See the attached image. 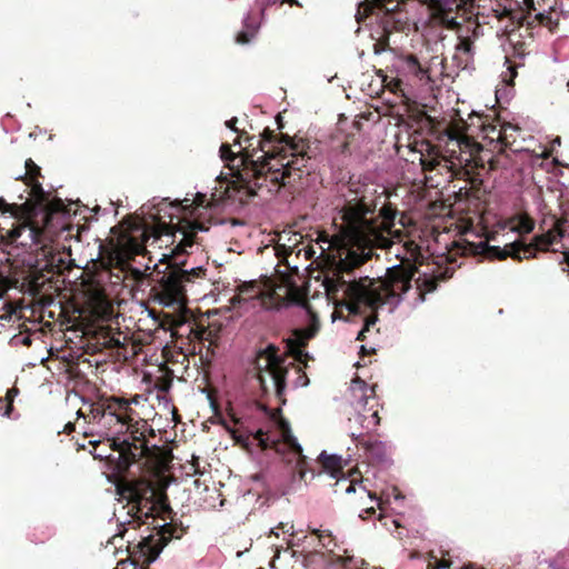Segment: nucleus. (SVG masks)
Here are the masks:
<instances>
[{
	"label": "nucleus",
	"mask_w": 569,
	"mask_h": 569,
	"mask_svg": "<svg viewBox=\"0 0 569 569\" xmlns=\"http://www.w3.org/2000/svg\"><path fill=\"white\" fill-rule=\"evenodd\" d=\"M206 270L202 267H170L157 272L151 279V295L164 307L182 306L186 302L188 283L194 279H203Z\"/></svg>",
	"instance_id": "20e7f679"
},
{
	"label": "nucleus",
	"mask_w": 569,
	"mask_h": 569,
	"mask_svg": "<svg viewBox=\"0 0 569 569\" xmlns=\"http://www.w3.org/2000/svg\"><path fill=\"white\" fill-rule=\"evenodd\" d=\"M567 88H568V91H569V81L567 82Z\"/></svg>",
	"instance_id": "864d4df0"
},
{
	"label": "nucleus",
	"mask_w": 569,
	"mask_h": 569,
	"mask_svg": "<svg viewBox=\"0 0 569 569\" xmlns=\"http://www.w3.org/2000/svg\"><path fill=\"white\" fill-rule=\"evenodd\" d=\"M289 3L291 6L296 4V6H299V2L298 0H263L261 3H258L259 4V12L258 14L263 17L264 16V10H266V7L268 6H273V4H282V3Z\"/></svg>",
	"instance_id": "bb28decb"
},
{
	"label": "nucleus",
	"mask_w": 569,
	"mask_h": 569,
	"mask_svg": "<svg viewBox=\"0 0 569 569\" xmlns=\"http://www.w3.org/2000/svg\"><path fill=\"white\" fill-rule=\"evenodd\" d=\"M392 68L397 81L410 88H420L429 83L430 77L418 59L412 54H401L393 59Z\"/></svg>",
	"instance_id": "9d476101"
},
{
	"label": "nucleus",
	"mask_w": 569,
	"mask_h": 569,
	"mask_svg": "<svg viewBox=\"0 0 569 569\" xmlns=\"http://www.w3.org/2000/svg\"><path fill=\"white\" fill-rule=\"evenodd\" d=\"M277 351L273 345H269L257 352L254 362L257 380L262 392L267 395L272 390L281 399L286 389L287 369L283 358Z\"/></svg>",
	"instance_id": "39448f33"
},
{
	"label": "nucleus",
	"mask_w": 569,
	"mask_h": 569,
	"mask_svg": "<svg viewBox=\"0 0 569 569\" xmlns=\"http://www.w3.org/2000/svg\"><path fill=\"white\" fill-rule=\"evenodd\" d=\"M432 566V569H445V568H448L450 566V563L447 561V560H437L435 559V562L433 563H429V567Z\"/></svg>",
	"instance_id": "2f4dec72"
},
{
	"label": "nucleus",
	"mask_w": 569,
	"mask_h": 569,
	"mask_svg": "<svg viewBox=\"0 0 569 569\" xmlns=\"http://www.w3.org/2000/svg\"><path fill=\"white\" fill-rule=\"evenodd\" d=\"M93 456L96 458H99V459H103V458L108 457V455L107 453H102L101 450H98V452H93Z\"/></svg>",
	"instance_id": "a19ab883"
},
{
	"label": "nucleus",
	"mask_w": 569,
	"mask_h": 569,
	"mask_svg": "<svg viewBox=\"0 0 569 569\" xmlns=\"http://www.w3.org/2000/svg\"><path fill=\"white\" fill-rule=\"evenodd\" d=\"M207 230L208 228H206L203 223H200L198 221H187V228L186 230L181 231L182 238L178 246L176 247L174 252H189L188 249H191L194 246V236L197 234V232H203Z\"/></svg>",
	"instance_id": "a211bd4d"
},
{
	"label": "nucleus",
	"mask_w": 569,
	"mask_h": 569,
	"mask_svg": "<svg viewBox=\"0 0 569 569\" xmlns=\"http://www.w3.org/2000/svg\"><path fill=\"white\" fill-rule=\"evenodd\" d=\"M351 392L353 397V406L357 411L355 421L360 425L363 432H351L353 439H359L365 432L375 430L380 423L377 401L373 399L375 389L369 387L367 382L360 378H355L351 382Z\"/></svg>",
	"instance_id": "423d86ee"
},
{
	"label": "nucleus",
	"mask_w": 569,
	"mask_h": 569,
	"mask_svg": "<svg viewBox=\"0 0 569 569\" xmlns=\"http://www.w3.org/2000/svg\"><path fill=\"white\" fill-rule=\"evenodd\" d=\"M553 144H560V138L559 137L553 140Z\"/></svg>",
	"instance_id": "49530a36"
},
{
	"label": "nucleus",
	"mask_w": 569,
	"mask_h": 569,
	"mask_svg": "<svg viewBox=\"0 0 569 569\" xmlns=\"http://www.w3.org/2000/svg\"><path fill=\"white\" fill-rule=\"evenodd\" d=\"M120 493L123 498L128 499L127 515L134 519L139 518L138 513L142 512V509L148 507L154 491L150 485L141 482L129 483L120 489Z\"/></svg>",
	"instance_id": "f8f14e48"
},
{
	"label": "nucleus",
	"mask_w": 569,
	"mask_h": 569,
	"mask_svg": "<svg viewBox=\"0 0 569 569\" xmlns=\"http://www.w3.org/2000/svg\"><path fill=\"white\" fill-rule=\"evenodd\" d=\"M12 410V405L10 402H6L4 399L0 398V416H10Z\"/></svg>",
	"instance_id": "c756f323"
},
{
	"label": "nucleus",
	"mask_w": 569,
	"mask_h": 569,
	"mask_svg": "<svg viewBox=\"0 0 569 569\" xmlns=\"http://www.w3.org/2000/svg\"><path fill=\"white\" fill-rule=\"evenodd\" d=\"M286 527H287V525L280 522L278 527L270 529V533L278 537L279 536L278 529L281 528L283 530V532H287L288 530H286Z\"/></svg>",
	"instance_id": "c9c22d12"
},
{
	"label": "nucleus",
	"mask_w": 569,
	"mask_h": 569,
	"mask_svg": "<svg viewBox=\"0 0 569 569\" xmlns=\"http://www.w3.org/2000/svg\"><path fill=\"white\" fill-rule=\"evenodd\" d=\"M12 342L14 345L30 346L31 345V338L28 335H19V336H14L12 338Z\"/></svg>",
	"instance_id": "c85d7f7f"
},
{
	"label": "nucleus",
	"mask_w": 569,
	"mask_h": 569,
	"mask_svg": "<svg viewBox=\"0 0 569 569\" xmlns=\"http://www.w3.org/2000/svg\"><path fill=\"white\" fill-rule=\"evenodd\" d=\"M393 214L375 216V209L365 198L349 202L341 212L342 231L352 246L343 249L331 274L325 279L329 295L340 296L341 306L350 313L387 308L392 312L401 302L416 308L425 301V295L436 290V280L423 276L413 279L416 267L397 264L387 269L383 278L360 277L351 272L371 256V248H388L393 227Z\"/></svg>",
	"instance_id": "f257e3e1"
},
{
	"label": "nucleus",
	"mask_w": 569,
	"mask_h": 569,
	"mask_svg": "<svg viewBox=\"0 0 569 569\" xmlns=\"http://www.w3.org/2000/svg\"><path fill=\"white\" fill-rule=\"evenodd\" d=\"M537 19L539 20L540 23H549L550 22V14L549 13H546V12H538L537 13Z\"/></svg>",
	"instance_id": "72a5a7b5"
},
{
	"label": "nucleus",
	"mask_w": 569,
	"mask_h": 569,
	"mask_svg": "<svg viewBox=\"0 0 569 569\" xmlns=\"http://www.w3.org/2000/svg\"><path fill=\"white\" fill-rule=\"evenodd\" d=\"M263 152L254 158L247 149L240 148L236 153L229 144H221L220 157L227 163L231 176L250 193L266 188L269 192L278 191L282 186L309 172L310 158L290 147V154L270 156L264 151L260 139L257 140Z\"/></svg>",
	"instance_id": "f03ea898"
},
{
	"label": "nucleus",
	"mask_w": 569,
	"mask_h": 569,
	"mask_svg": "<svg viewBox=\"0 0 569 569\" xmlns=\"http://www.w3.org/2000/svg\"><path fill=\"white\" fill-rule=\"evenodd\" d=\"M18 392L19 391L17 388H11L7 391V395L3 399L6 400V402H10L12 405V401H13L14 397L18 395Z\"/></svg>",
	"instance_id": "473e14b6"
},
{
	"label": "nucleus",
	"mask_w": 569,
	"mask_h": 569,
	"mask_svg": "<svg viewBox=\"0 0 569 569\" xmlns=\"http://www.w3.org/2000/svg\"><path fill=\"white\" fill-rule=\"evenodd\" d=\"M170 206L177 211L179 212L180 210H186L187 209V204H179V203H170Z\"/></svg>",
	"instance_id": "e433bc0d"
},
{
	"label": "nucleus",
	"mask_w": 569,
	"mask_h": 569,
	"mask_svg": "<svg viewBox=\"0 0 569 569\" xmlns=\"http://www.w3.org/2000/svg\"><path fill=\"white\" fill-rule=\"evenodd\" d=\"M502 14L503 16H509V12L507 10H503Z\"/></svg>",
	"instance_id": "8fccbe9b"
},
{
	"label": "nucleus",
	"mask_w": 569,
	"mask_h": 569,
	"mask_svg": "<svg viewBox=\"0 0 569 569\" xmlns=\"http://www.w3.org/2000/svg\"><path fill=\"white\" fill-rule=\"evenodd\" d=\"M163 548V545H160L157 542L156 545H151L148 541H143L141 549L142 552L146 553L148 561H154L156 558L160 555L161 550Z\"/></svg>",
	"instance_id": "a878e982"
},
{
	"label": "nucleus",
	"mask_w": 569,
	"mask_h": 569,
	"mask_svg": "<svg viewBox=\"0 0 569 569\" xmlns=\"http://www.w3.org/2000/svg\"><path fill=\"white\" fill-rule=\"evenodd\" d=\"M242 24V30L238 33L236 41L240 44H247L256 37L260 28L258 16H253L251 12L247 13Z\"/></svg>",
	"instance_id": "6ab92c4d"
},
{
	"label": "nucleus",
	"mask_w": 569,
	"mask_h": 569,
	"mask_svg": "<svg viewBox=\"0 0 569 569\" xmlns=\"http://www.w3.org/2000/svg\"><path fill=\"white\" fill-rule=\"evenodd\" d=\"M378 500V508L383 509L385 505L390 506L392 509H396L392 507L393 505H398L401 501L405 500V496L396 488L392 487L390 489L383 490L381 493V497L377 499Z\"/></svg>",
	"instance_id": "5701e85b"
},
{
	"label": "nucleus",
	"mask_w": 569,
	"mask_h": 569,
	"mask_svg": "<svg viewBox=\"0 0 569 569\" xmlns=\"http://www.w3.org/2000/svg\"><path fill=\"white\" fill-rule=\"evenodd\" d=\"M236 122H237V118H232L231 120L227 121V122H226V124H227V127H229L230 129H232V130L237 131V129H236V127H234Z\"/></svg>",
	"instance_id": "58836bf2"
},
{
	"label": "nucleus",
	"mask_w": 569,
	"mask_h": 569,
	"mask_svg": "<svg viewBox=\"0 0 569 569\" xmlns=\"http://www.w3.org/2000/svg\"><path fill=\"white\" fill-rule=\"evenodd\" d=\"M537 249L543 251H561L569 267V223L558 224L556 231H550L537 239Z\"/></svg>",
	"instance_id": "ddd939ff"
},
{
	"label": "nucleus",
	"mask_w": 569,
	"mask_h": 569,
	"mask_svg": "<svg viewBox=\"0 0 569 569\" xmlns=\"http://www.w3.org/2000/svg\"><path fill=\"white\" fill-rule=\"evenodd\" d=\"M233 143H234V144H240V142H239V137H237V138L233 140Z\"/></svg>",
	"instance_id": "09e8293b"
},
{
	"label": "nucleus",
	"mask_w": 569,
	"mask_h": 569,
	"mask_svg": "<svg viewBox=\"0 0 569 569\" xmlns=\"http://www.w3.org/2000/svg\"><path fill=\"white\" fill-rule=\"evenodd\" d=\"M91 443H93V445L96 446V445H98V443H99V441L93 440V441H91Z\"/></svg>",
	"instance_id": "603ef678"
},
{
	"label": "nucleus",
	"mask_w": 569,
	"mask_h": 569,
	"mask_svg": "<svg viewBox=\"0 0 569 569\" xmlns=\"http://www.w3.org/2000/svg\"><path fill=\"white\" fill-rule=\"evenodd\" d=\"M297 386H307L308 379L307 377H299L298 381L296 382Z\"/></svg>",
	"instance_id": "ea45409f"
},
{
	"label": "nucleus",
	"mask_w": 569,
	"mask_h": 569,
	"mask_svg": "<svg viewBox=\"0 0 569 569\" xmlns=\"http://www.w3.org/2000/svg\"><path fill=\"white\" fill-rule=\"evenodd\" d=\"M131 421H128V430L124 429L123 433L112 440V446L119 450L127 463L142 458L148 451L144 432L140 430L138 422L133 425Z\"/></svg>",
	"instance_id": "1a4fd4ad"
},
{
	"label": "nucleus",
	"mask_w": 569,
	"mask_h": 569,
	"mask_svg": "<svg viewBox=\"0 0 569 569\" xmlns=\"http://www.w3.org/2000/svg\"><path fill=\"white\" fill-rule=\"evenodd\" d=\"M108 411H109V402L107 405L106 403H91L89 416H90L91 420L97 426H99Z\"/></svg>",
	"instance_id": "393cba45"
},
{
	"label": "nucleus",
	"mask_w": 569,
	"mask_h": 569,
	"mask_svg": "<svg viewBox=\"0 0 569 569\" xmlns=\"http://www.w3.org/2000/svg\"><path fill=\"white\" fill-rule=\"evenodd\" d=\"M123 533H124V529H123V530H122V529H119V531H118L117 536H123Z\"/></svg>",
	"instance_id": "de8ad7c7"
},
{
	"label": "nucleus",
	"mask_w": 569,
	"mask_h": 569,
	"mask_svg": "<svg viewBox=\"0 0 569 569\" xmlns=\"http://www.w3.org/2000/svg\"><path fill=\"white\" fill-rule=\"evenodd\" d=\"M377 321V318L376 317H369L366 319V322H365V326L362 328L361 331H359L358 336H357V339L358 340H363L365 339V332L369 330V328L371 326H373Z\"/></svg>",
	"instance_id": "cd10ccee"
},
{
	"label": "nucleus",
	"mask_w": 569,
	"mask_h": 569,
	"mask_svg": "<svg viewBox=\"0 0 569 569\" xmlns=\"http://www.w3.org/2000/svg\"><path fill=\"white\" fill-rule=\"evenodd\" d=\"M51 221L52 212L42 214L41 226L38 220L19 222L8 231V237L12 242L22 247L42 244L47 240H51L56 233L52 230Z\"/></svg>",
	"instance_id": "6e6552de"
},
{
	"label": "nucleus",
	"mask_w": 569,
	"mask_h": 569,
	"mask_svg": "<svg viewBox=\"0 0 569 569\" xmlns=\"http://www.w3.org/2000/svg\"><path fill=\"white\" fill-rule=\"evenodd\" d=\"M129 411H132L130 403L126 400L112 398L109 400V411L104 416L103 420L98 426L108 438V441L112 443L113 438L123 433L124 429L128 430V421L130 417Z\"/></svg>",
	"instance_id": "9b49d317"
},
{
	"label": "nucleus",
	"mask_w": 569,
	"mask_h": 569,
	"mask_svg": "<svg viewBox=\"0 0 569 569\" xmlns=\"http://www.w3.org/2000/svg\"><path fill=\"white\" fill-rule=\"evenodd\" d=\"M367 455L377 462H386L388 459L387 445L380 440L362 441Z\"/></svg>",
	"instance_id": "aec40b11"
},
{
	"label": "nucleus",
	"mask_w": 569,
	"mask_h": 569,
	"mask_svg": "<svg viewBox=\"0 0 569 569\" xmlns=\"http://www.w3.org/2000/svg\"><path fill=\"white\" fill-rule=\"evenodd\" d=\"M482 34V29L479 23L468 21L466 24V32L458 30V39L456 48L459 52L472 57L475 53L473 39Z\"/></svg>",
	"instance_id": "f3484780"
},
{
	"label": "nucleus",
	"mask_w": 569,
	"mask_h": 569,
	"mask_svg": "<svg viewBox=\"0 0 569 569\" xmlns=\"http://www.w3.org/2000/svg\"><path fill=\"white\" fill-rule=\"evenodd\" d=\"M522 9L529 12L536 10L535 0H522Z\"/></svg>",
	"instance_id": "f704fd0d"
},
{
	"label": "nucleus",
	"mask_w": 569,
	"mask_h": 569,
	"mask_svg": "<svg viewBox=\"0 0 569 569\" xmlns=\"http://www.w3.org/2000/svg\"><path fill=\"white\" fill-rule=\"evenodd\" d=\"M319 459L325 470L333 478L342 470V458L338 455H327L326 451H323L320 453Z\"/></svg>",
	"instance_id": "412c9836"
},
{
	"label": "nucleus",
	"mask_w": 569,
	"mask_h": 569,
	"mask_svg": "<svg viewBox=\"0 0 569 569\" xmlns=\"http://www.w3.org/2000/svg\"><path fill=\"white\" fill-rule=\"evenodd\" d=\"M481 253H488L491 257L503 259L507 256H511L517 259L529 258L533 250L531 248H518L515 243L506 244L505 249L501 250L499 247H489L487 242L480 241L478 244Z\"/></svg>",
	"instance_id": "dca6fc26"
},
{
	"label": "nucleus",
	"mask_w": 569,
	"mask_h": 569,
	"mask_svg": "<svg viewBox=\"0 0 569 569\" xmlns=\"http://www.w3.org/2000/svg\"><path fill=\"white\" fill-rule=\"evenodd\" d=\"M0 211L1 212H7L9 211V206L4 202L3 199L0 198Z\"/></svg>",
	"instance_id": "4c0bfd02"
},
{
	"label": "nucleus",
	"mask_w": 569,
	"mask_h": 569,
	"mask_svg": "<svg viewBox=\"0 0 569 569\" xmlns=\"http://www.w3.org/2000/svg\"><path fill=\"white\" fill-rule=\"evenodd\" d=\"M517 72L513 67H508V70L505 74H502V80L507 83H510L516 77Z\"/></svg>",
	"instance_id": "7c9ffc66"
},
{
	"label": "nucleus",
	"mask_w": 569,
	"mask_h": 569,
	"mask_svg": "<svg viewBox=\"0 0 569 569\" xmlns=\"http://www.w3.org/2000/svg\"><path fill=\"white\" fill-rule=\"evenodd\" d=\"M431 2L439 11L438 19L445 28L455 30L457 33L458 30L466 32V26H461L456 17L450 16V12L453 10V8H459L460 0H431Z\"/></svg>",
	"instance_id": "2eb2a0df"
},
{
	"label": "nucleus",
	"mask_w": 569,
	"mask_h": 569,
	"mask_svg": "<svg viewBox=\"0 0 569 569\" xmlns=\"http://www.w3.org/2000/svg\"><path fill=\"white\" fill-rule=\"evenodd\" d=\"M523 229H525L526 232H529L532 229V227H531V224L529 222H525L523 223Z\"/></svg>",
	"instance_id": "37998d69"
},
{
	"label": "nucleus",
	"mask_w": 569,
	"mask_h": 569,
	"mask_svg": "<svg viewBox=\"0 0 569 569\" xmlns=\"http://www.w3.org/2000/svg\"><path fill=\"white\" fill-rule=\"evenodd\" d=\"M470 146L469 139L459 132L450 131L447 133L445 151L438 147L428 144L427 153H421L420 162L425 171H431L442 164L448 170H453L455 160L459 159V152L466 151Z\"/></svg>",
	"instance_id": "0eeeda50"
},
{
	"label": "nucleus",
	"mask_w": 569,
	"mask_h": 569,
	"mask_svg": "<svg viewBox=\"0 0 569 569\" xmlns=\"http://www.w3.org/2000/svg\"><path fill=\"white\" fill-rule=\"evenodd\" d=\"M465 569H475L473 566H466Z\"/></svg>",
	"instance_id": "3c124183"
},
{
	"label": "nucleus",
	"mask_w": 569,
	"mask_h": 569,
	"mask_svg": "<svg viewBox=\"0 0 569 569\" xmlns=\"http://www.w3.org/2000/svg\"><path fill=\"white\" fill-rule=\"evenodd\" d=\"M347 492H352L355 491L353 487L350 485L347 489H346Z\"/></svg>",
	"instance_id": "a18cd8bd"
},
{
	"label": "nucleus",
	"mask_w": 569,
	"mask_h": 569,
	"mask_svg": "<svg viewBox=\"0 0 569 569\" xmlns=\"http://www.w3.org/2000/svg\"><path fill=\"white\" fill-rule=\"evenodd\" d=\"M134 272L137 273V279H141L143 280L144 276L139 271V270H134Z\"/></svg>",
	"instance_id": "c03bdc74"
},
{
	"label": "nucleus",
	"mask_w": 569,
	"mask_h": 569,
	"mask_svg": "<svg viewBox=\"0 0 569 569\" xmlns=\"http://www.w3.org/2000/svg\"><path fill=\"white\" fill-rule=\"evenodd\" d=\"M257 407L268 419L267 426L257 429L254 432H250V435L246 437L233 433L237 442L247 446V441L251 437L262 450L273 449L280 455L289 450L296 456H301L302 447L292 435L289 422L281 417V410L270 409L266 405H257Z\"/></svg>",
	"instance_id": "7ed1b4c3"
},
{
	"label": "nucleus",
	"mask_w": 569,
	"mask_h": 569,
	"mask_svg": "<svg viewBox=\"0 0 569 569\" xmlns=\"http://www.w3.org/2000/svg\"><path fill=\"white\" fill-rule=\"evenodd\" d=\"M258 296H259V290H256V287L250 284L246 289H242L238 295H236L231 299V301H232L233 306L248 305L250 302H252L254 305V302L258 299Z\"/></svg>",
	"instance_id": "b1692460"
},
{
	"label": "nucleus",
	"mask_w": 569,
	"mask_h": 569,
	"mask_svg": "<svg viewBox=\"0 0 569 569\" xmlns=\"http://www.w3.org/2000/svg\"><path fill=\"white\" fill-rule=\"evenodd\" d=\"M26 174L28 176L32 187V194L36 198H41L43 196V189L39 182L34 181L40 174V168L31 159H28L26 161Z\"/></svg>",
	"instance_id": "4be33fe9"
},
{
	"label": "nucleus",
	"mask_w": 569,
	"mask_h": 569,
	"mask_svg": "<svg viewBox=\"0 0 569 569\" xmlns=\"http://www.w3.org/2000/svg\"><path fill=\"white\" fill-rule=\"evenodd\" d=\"M318 330V326L312 323L308 328L296 329L293 337L288 340V352L295 360L303 362L308 358V353L303 351V347L309 339H311Z\"/></svg>",
	"instance_id": "4468645a"
},
{
	"label": "nucleus",
	"mask_w": 569,
	"mask_h": 569,
	"mask_svg": "<svg viewBox=\"0 0 569 569\" xmlns=\"http://www.w3.org/2000/svg\"><path fill=\"white\" fill-rule=\"evenodd\" d=\"M93 456L96 458H99V459H103V458L108 457V455L107 453H102L101 450H98V452H93Z\"/></svg>",
	"instance_id": "79ce46f5"
}]
</instances>
